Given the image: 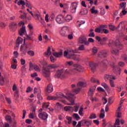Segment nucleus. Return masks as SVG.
I'll list each match as a JSON object with an SVG mask.
<instances>
[{"label":"nucleus","mask_w":127,"mask_h":127,"mask_svg":"<svg viewBox=\"0 0 127 127\" xmlns=\"http://www.w3.org/2000/svg\"><path fill=\"white\" fill-rule=\"evenodd\" d=\"M56 66L54 64H50L47 67H43V75L45 78H48L50 76V72L55 70Z\"/></svg>","instance_id":"nucleus-1"},{"label":"nucleus","mask_w":127,"mask_h":127,"mask_svg":"<svg viewBox=\"0 0 127 127\" xmlns=\"http://www.w3.org/2000/svg\"><path fill=\"white\" fill-rule=\"evenodd\" d=\"M75 94L71 93H66V97H65L69 102V103H68L67 101L65 100H63L62 102L65 105H68L69 106H73L75 105Z\"/></svg>","instance_id":"nucleus-2"},{"label":"nucleus","mask_w":127,"mask_h":127,"mask_svg":"<svg viewBox=\"0 0 127 127\" xmlns=\"http://www.w3.org/2000/svg\"><path fill=\"white\" fill-rule=\"evenodd\" d=\"M29 46L28 44L25 43V41H24V44L21 46L20 48V52L21 56H24L27 53V50Z\"/></svg>","instance_id":"nucleus-3"},{"label":"nucleus","mask_w":127,"mask_h":127,"mask_svg":"<svg viewBox=\"0 0 127 127\" xmlns=\"http://www.w3.org/2000/svg\"><path fill=\"white\" fill-rule=\"evenodd\" d=\"M67 70L65 72L63 71V70H58L55 73V78H60L61 79H64L67 77Z\"/></svg>","instance_id":"nucleus-4"},{"label":"nucleus","mask_w":127,"mask_h":127,"mask_svg":"<svg viewBox=\"0 0 127 127\" xmlns=\"http://www.w3.org/2000/svg\"><path fill=\"white\" fill-rule=\"evenodd\" d=\"M116 77L113 75H110L108 74H105L104 75V79L105 81H108L109 80L110 81V85L112 88H115L116 87V85H115V82L113 81V80H115Z\"/></svg>","instance_id":"nucleus-5"},{"label":"nucleus","mask_w":127,"mask_h":127,"mask_svg":"<svg viewBox=\"0 0 127 127\" xmlns=\"http://www.w3.org/2000/svg\"><path fill=\"white\" fill-rule=\"evenodd\" d=\"M64 110L65 112H71V113L75 112L77 113L79 110V106H75L74 107L71 106H65L64 108Z\"/></svg>","instance_id":"nucleus-6"},{"label":"nucleus","mask_w":127,"mask_h":127,"mask_svg":"<svg viewBox=\"0 0 127 127\" xmlns=\"http://www.w3.org/2000/svg\"><path fill=\"white\" fill-rule=\"evenodd\" d=\"M77 87L72 91V93L75 94V95H77V94H78L79 92H80L81 88L79 87H85V86H86V84H85V83L80 81L77 83Z\"/></svg>","instance_id":"nucleus-7"},{"label":"nucleus","mask_w":127,"mask_h":127,"mask_svg":"<svg viewBox=\"0 0 127 127\" xmlns=\"http://www.w3.org/2000/svg\"><path fill=\"white\" fill-rule=\"evenodd\" d=\"M76 51L74 50H68V51H64V57H66L67 59H71V55L72 53H76Z\"/></svg>","instance_id":"nucleus-8"},{"label":"nucleus","mask_w":127,"mask_h":127,"mask_svg":"<svg viewBox=\"0 0 127 127\" xmlns=\"http://www.w3.org/2000/svg\"><path fill=\"white\" fill-rule=\"evenodd\" d=\"M56 21L59 24H63L65 22V18H64V15H59L56 18Z\"/></svg>","instance_id":"nucleus-9"},{"label":"nucleus","mask_w":127,"mask_h":127,"mask_svg":"<svg viewBox=\"0 0 127 127\" xmlns=\"http://www.w3.org/2000/svg\"><path fill=\"white\" fill-rule=\"evenodd\" d=\"M38 117L41 120L46 121L48 119V114L46 112H42L38 114Z\"/></svg>","instance_id":"nucleus-10"},{"label":"nucleus","mask_w":127,"mask_h":127,"mask_svg":"<svg viewBox=\"0 0 127 127\" xmlns=\"http://www.w3.org/2000/svg\"><path fill=\"white\" fill-rule=\"evenodd\" d=\"M79 42L81 44H85V45H89V42L87 41V38L85 36H81L80 37Z\"/></svg>","instance_id":"nucleus-11"},{"label":"nucleus","mask_w":127,"mask_h":127,"mask_svg":"<svg viewBox=\"0 0 127 127\" xmlns=\"http://www.w3.org/2000/svg\"><path fill=\"white\" fill-rule=\"evenodd\" d=\"M78 6V2H73L71 3L70 6V12L71 13H75L76 12V9Z\"/></svg>","instance_id":"nucleus-12"},{"label":"nucleus","mask_w":127,"mask_h":127,"mask_svg":"<svg viewBox=\"0 0 127 127\" xmlns=\"http://www.w3.org/2000/svg\"><path fill=\"white\" fill-rule=\"evenodd\" d=\"M98 57H99V58H106L108 57V52L105 50L101 51L98 54Z\"/></svg>","instance_id":"nucleus-13"},{"label":"nucleus","mask_w":127,"mask_h":127,"mask_svg":"<svg viewBox=\"0 0 127 127\" xmlns=\"http://www.w3.org/2000/svg\"><path fill=\"white\" fill-rule=\"evenodd\" d=\"M69 31V28L67 27H63L60 31V34L62 36H67L66 32Z\"/></svg>","instance_id":"nucleus-14"},{"label":"nucleus","mask_w":127,"mask_h":127,"mask_svg":"<svg viewBox=\"0 0 127 127\" xmlns=\"http://www.w3.org/2000/svg\"><path fill=\"white\" fill-rule=\"evenodd\" d=\"M75 53H71L70 59H72V60H74V61H77V62H79L80 60V55H75Z\"/></svg>","instance_id":"nucleus-15"},{"label":"nucleus","mask_w":127,"mask_h":127,"mask_svg":"<svg viewBox=\"0 0 127 127\" xmlns=\"http://www.w3.org/2000/svg\"><path fill=\"white\" fill-rule=\"evenodd\" d=\"M32 68L35 69V71H37V72H39L40 71V68H39V67L37 65H33V64H30V68H29V71L32 70Z\"/></svg>","instance_id":"nucleus-16"},{"label":"nucleus","mask_w":127,"mask_h":127,"mask_svg":"<svg viewBox=\"0 0 127 127\" xmlns=\"http://www.w3.org/2000/svg\"><path fill=\"white\" fill-rule=\"evenodd\" d=\"M26 34V30L25 27H22L19 31V35L20 36H23V35Z\"/></svg>","instance_id":"nucleus-17"},{"label":"nucleus","mask_w":127,"mask_h":127,"mask_svg":"<svg viewBox=\"0 0 127 127\" xmlns=\"http://www.w3.org/2000/svg\"><path fill=\"white\" fill-rule=\"evenodd\" d=\"M9 28H11L12 30H15L17 28V23L15 22H13L10 23Z\"/></svg>","instance_id":"nucleus-18"},{"label":"nucleus","mask_w":127,"mask_h":127,"mask_svg":"<svg viewBox=\"0 0 127 127\" xmlns=\"http://www.w3.org/2000/svg\"><path fill=\"white\" fill-rule=\"evenodd\" d=\"M115 45L117 46V47H118L120 50L123 49L124 48V45L122 44L121 43V42L119 40H116L115 41Z\"/></svg>","instance_id":"nucleus-19"},{"label":"nucleus","mask_w":127,"mask_h":127,"mask_svg":"<svg viewBox=\"0 0 127 127\" xmlns=\"http://www.w3.org/2000/svg\"><path fill=\"white\" fill-rule=\"evenodd\" d=\"M23 42V39L22 38H21L20 37H18L16 40V47L17 48L19 47V45L22 44Z\"/></svg>","instance_id":"nucleus-20"},{"label":"nucleus","mask_w":127,"mask_h":127,"mask_svg":"<svg viewBox=\"0 0 127 127\" xmlns=\"http://www.w3.org/2000/svg\"><path fill=\"white\" fill-rule=\"evenodd\" d=\"M46 92L47 93H52L53 92V85L52 84H50L47 86Z\"/></svg>","instance_id":"nucleus-21"},{"label":"nucleus","mask_w":127,"mask_h":127,"mask_svg":"<svg viewBox=\"0 0 127 127\" xmlns=\"http://www.w3.org/2000/svg\"><path fill=\"white\" fill-rule=\"evenodd\" d=\"M75 68L72 70V72L73 73H77L78 71H80V67L81 66L78 64H76L74 65Z\"/></svg>","instance_id":"nucleus-22"},{"label":"nucleus","mask_w":127,"mask_h":127,"mask_svg":"<svg viewBox=\"0 0 127 127\" xmlns=\"http://www.w3.org/2000/svg\"><path fill=\"white\" fill-rule=\"evenodd\" d=\"M73 19V17L71 15H67L64 18V21H66L67 22H70L71 20Z\"/></svg>","instance_id":"nucleus-23"},{"label":"nucleus","mask_w":127,"mask_h":127,"mask_svg":"<svg viewBox=\"0 0 127 127\" xmlns=\"http://www.w3.org/2000/svg\"><path fill=\"white\" fill-rule=\"evenodd\" d=\"M53 55L56 57V58H59V57H61L62 55H63V53L62 52H54L53 53Z\"/></svg>","instance_id":"nucleus-24"},{"label":"nucleus","mask_w":127,"mask_h":127,"mask_svg":"<svg viewBox=\"0 0 127 127\" xmlns=\"http://www.w3.org/2000/svg\"><path fill=\"white\" fill-rule=\"evenodd\" d=\"M89 66L91 68V70L93 72H94L96 70V67H97V64L94 63H89Z\"/></svg>","instance_id":"nucleus-25"},{"label":"nucleus","mask_w":127,"mask_h":127,"mask_svg":"<svg viewBox=\"0 0 127 127\" xmlns=\"http://www.w3.org/2000/svg\"><path fill=\"white\" fill-rule=\"evenodd\" d=\"M56 97L57 98V100L60 98L61 99H63V98H66L67 96H64V94H63L61 92H58L56 93Z\"/></svg>","instance_id":"nucleus-26"},{"label":"nucleus","mask_w":127,"mask_h":127,"mask_svg":"<svg viewBox=\"0 0 127 127\" xmlns=\"http://www.w3.org/2000/svg\"><path fill=\"white\" fill-rule=\"evenodd\" d=\"M90 11L92 14H98V13H99V11L98 10H96L95 6H93L90 9Z\"/></svg>","instance_id":"nucleus-27"},{"label":"nucleus","mask_w":127,"mask_h":127,"mask_svg":"<svg viewBox=\"0 0 127 127\" xmlns=\"http://www.w3.org/2000/svg\"><path fill=\"white\" fill-rule=\"evenodd\" d=\"M111 53L113 54V55H119L120 52L118 49L113 48L111 50Z\"/></svg>","instance_id":"nucleus-28"},{"label":"nucleus","mask_w":127,"mask_h":127,"mask_svg":"<svg viewBox=\"0 0 127 127\" xmlns=\"http://www.w3.org/2000/svg\"><path fill=\"white\" fill-rule=\"evenodd\" d=\"M127 6V3L125 2H123L120 4L119 9H126V7Z\"/></svg>","instance_id":"nucleus-29"},{"label":"nucleus","mask_w":127,"mask_h":127,"mask_svg":"<svg viewBox=\"0 0 127 127\" xmlns=\"http://www.w3.org/2000/svg\"><path fill=\"white\" fill-rule=\"evenodd\" d=\"M95 89H96V87H94V88H90L89 92H88V95L89 96H90V97H92L93 95H94V92H95Z\"/></svg>","instance_id":"nucleus-30"},{"label":"nucleus","mask_w":127,"mask_h":127,"mask_svg":"<svg viewBox=\"0 0 127 127\" xmlns=\"http://www.w3.org/2000/svg\"><path fill=\"white\" fill-rule=\"evenodd\" d=\"M80 14L81 15H86V14H88V10L86 9H82L80 11Z\"/></svg>","instance_id":"nucleus-31"},{"label":"nucleus","mask_w":127,"mask_h":127,"mask_svg":"<svg viewBox=\"0 0 127 127\" xmlns=\"http://www.w3.org/2000/svg\"><path fill=\"white\" fill-rule=\"evenodd\" d=\"M100 119H104L105 118V110L104 109H102L101 111V114L99 115Z\"/></svg>","instance_id":"nucleus-32"},{"label":"nucleus","mask_w":127,"mask_h":127,"mask_svg":"<svg viewBox=\"0 0 127 127\" xmlns=\"http://www.w3.org/2000/svg\"><path fill=\"white\" fill-rule=\"evenodd\" d=\"M119 37L120 38H123V39H126V40H127V37L125 36V34L123 32H120L119 33Z\"/></svg>","instance_id":"nucleus-33"},{"label":"nucleus","mask_w":127,"mask_h":127,"mask_svg":"<svg viewBox=\"0 0 127 127\" xmlns=\"http://www.w3.org/2000/svg\"><path fill=\"white\" fill-rule=\"evenodd\" d=\"M47 100H49V101H51V100L52 101H55L57 100V97H56V96H48L47 97Z\"/></svg>","instance_id":"nucleus-34"},{"label":"nucleus","mask_w":127,"mask_h":127,"mask_svg":"<svg viewBox=\"0 0 127 127\" xmlns=\"http://www.w3.org/2000/svg\"><path fill=\"white\" fill-rule=\"evenodd\" d=\"M84 123L87 127H90L92 125V121L83 120Z\"/></svg>","instance_id":"nucleus-35"},{"label":"nucleus","mask_w":127,"mask_h":127,"mask_svg":"<svg viewBox=\"0 0 127 127\" xmlns=\"http://www.w3.org/2000/svg\"><path fill=\"white\" fill-rule=\"evenodd\" d=\"M45 54L47 56H50V55L52 54V52H51V48H50V47H48L47 53H46Z\"/></svg>","instance_id":"nucleus-36"},{"label":"nucleus","mask_w":127,"mask_h":127,"mask_svg":"<svg viewBox=\"0 0 127 127\" xmlns=\"http://www.w3.org/2000/svg\"><path fill=\"white\" fill-rule=\"evenodd\" d=\"M27 52V54L29 55V56H31V57H33L35 55L34 51L32 50L28 51Z\"/></svg>","instance_id":"nucleus-37"},{"label":"nucleus","mask_w":127,"mask_h":127,"mask_svg":"<svg viewBox=\"0 0 127 127\" xmlns=\"http://www.w3.org/2000/svg\"><path fill=\"white\" fill-rule=\"evenodd\" d=\"M89 120H94L95 119H97V116H96V114L92 113L89 117Z\"/></svg>","instance_id":"nucleus-38"},{"label":"nucleus","mask_w":127,"mask_h":127,"mask_svg":"<svg viewBox=\"0 0 127 127\" xmlns=\"http://www.w3.org/2000/svg\"><path fill=\"white\" fill-rule=\"evenodd\" d=\"M109 29H110V30H111L112 31H115V30L116 29H118V28L116 27V26L115 25H109Z\"/></svg>","instance_id":"nucleus-39"},{"label":"nucleus","mask_w":127,"mask_h":127,"mask_svg":"<svg viewBox=\"0 0 127 127\" xmlns=\"http://www.w3.org/2000/svg\"><path fill=\"white\" fill-rule=\"evenodd\" d=\"M18 5H22L23 7L25 5V2L23 1V0H21L20 1L17 2Z\"/></svg>","instance_id":"nucleus-40"},{"label":"nucleus","mask_w":127,"mask_h":127,"mask_svg":"<svg viewBox=\"0 0 127 127\" xmlns=\"http://www.w3.org/2000/svg\"><path fill=\"white\" fill-rule=\"evenodd\" d=\"M5 120L8 121L9 123H11L12 122V120L11 119V117L9 115L6 116Z\"/></svg>","instance_id":"nucleus-41"},{"label":"nucleus","mask_w":127,"mask_h":127,"mask_svg":"<svg viewBox=\"0 0 127 127\" xmlns=\"http://www.w3.org/2000/svg\"><path fill=\"white\" fill-rule=\"evenodd\" d=\"M98 52V49L95 47H93L92 49V55H96V54Z\"/></svg>","instance_id":"nucleus-42"},{"label":"nucleus","mask_w":127,"mask_h":127,"mask_svg":"<svg viewBox=\"0 0 127 127\" xmlns=\"http://www.w3.org/2000/svg\"><path fill=\"white\" fill-rule=\"evenodd\" d=\"M84 23H85V21H77V22L76 23V25L78 27H80V26H81V25H82V24H84Z\"/></svg>","instance_id":"nucleus-43"},{"label":"nucleus","mask_w":127,"mask_h":127,"mask_svg":"<svg viewBox=\"0 0 127 127\" xmlns=\"http://www.w3.org/2000/svg\"><path fill=\"white\" fill-rule=\"evenodd\" d=\"M73 117L74 118V119H76L77 121H79V120H80L81 118H80V117L77 114L74 113L73 114Z\"/></svg>","instance_id":"nucleus-44"},{"label":"nucleus","mask_w":127,"mask_h":127,"mask_svg":"<svg viewBox=\"0 0 127 127\" xmlns=\"http://www.w3.org/2000/svg\"><path fill=\"white\" fill-rule=\"evenodd\" d=\"M108 63V61L107 60H105L103 62H102V64L104 65V70H107V63Z\"/></svg>","instance_id":"nucleus-45"},{"label":"nucleus","mask_w":127,"mask_h":127,"mask_svg":"<svg viewBox=\"0 0 127 127\" xmlns=\"http://www.w3.org/2000/svg\"><path fill=\"white\" fill-rule=\"evenodd\" d=\"M65 119L68 121V124L70 125L72 123V118L69 116H66Z\"/></svg>","instance_id":"nucleus-46"},{"label":"nucleus","mask_w":127,"mask_h":127,"mask_svg":"<svg viewBox=\"0 0 127 127\" xmlns=\"http://www.w3.org/2000/svg\"><path fill=\"white\" fill-rule=\"evenodd\" d=\"M74 64L73 61L66 62L65 63V66H72Z\"/></svg>","instance_id":"nucleus-47"},{"label":"nucleus","mask_w":127,"mask_h":127,"mask_svg":"<svg viewBox=\"0 0 127 127\" xmlns=\"http://www.w3.org/2000/svg\"><path fill=\"white\" fill-rule=\"evenodd\" d=\"M91 81L92 82V83H97V84H100V82L99 81V80L96 79L94 78H91Z\"/></svg>","instance_id":"nucleus-48"},{"label":"nucleus","mask_w":127,"mask_h":127,"mask_svg":"<svg viewBox=\"0 0 127 127\" xmlns=\"http://www.w3.org/2000/svg\"><path fill=\"white\" fill-rule=\"evenodd\" d=\"M83 110L84 108H83V107H81L78 112L79 115H80L81 117H83V116H84V114H83Z\"/></svg>","instance_id":"nucleus-49"},{"label":"nucleus","mask_w":127,"mask_h":127,"mask_svg":"<svg viewBox=\"0 0 127 127\" xmlns=\"http://www.w3.org/2000/svg\"><path fill=\"white\" fill-rule=\"evenodd\" d=\"M36 117V115L34 113H30L29 115V119H34Z\"/></svg>","instance_id":"nucleus-50"},{"label":"nucleus","mask_w":127,"mask_h":127,"mask_svg":"<svg viewBox=\"0 0 127 127\" xmlns=\"http://www.w3.org/2000/svg\"><path fill=\"white\" fill-rule=\"evenodd\" d=\"M102 86L104 88V89H106V90H108V89H109V86H108V84L104 82L102 83Z\"/></svg>","instance_id":"nucleus-51"},{"label":"nucleus","mask_w":127,"mask_h":127,"mask_svg":"<svg viewBox=\"0 0 127 127\" xmlns=\"http://www.w3.org/2000/svg\"><path fill=\"white\" fill-rule=\"evenodd\" d=\"M25 5L27 6V7H28L30 8V9H32V6H31V4H30V3L27 2L25 4Z\"/></svg>","instance_id":"nucleus-52"},{"label":"nucleus","mask_w":127,"mask_h":127,"mask_svg":"<svg viewBox=\"0 0 127 127\" xmlns=\"http://www.w3.org/2000/svg\"><path fill=\"white\" fill-rule=\"evenodd\" d=\"M0 85H3L4 84V78L2 76L0 78Z\"/></svg>","instance_id":"nucleus-53"},{"label":"nucleus","mask_w":127,"mask_h":127,"mask_svg":"<svg viewBox=\"0 0 127 127\" xmlns=\"http://www.w3.org/2000/svg\"><path fill=\"white\" fill-rule=\"evenodd\" d=\"M50 59L51 61V62H52V63H54L55 62V61H56V59L54 58V57L51 56L50 57Z\"/></svg>","instance_id":"nucleus-54"},{"label":"nucleus","mask_w":127,"mask_h":127,"mask_svg":"<svg viewBox=\"0 0 127 127\" xmlns=\"http://www.w3.org/2000/svg\"><path fill=\"white\" fill-rule=\"evenodd\" d=\"M35 19L36 20H39L40 19H41V18H42V17H41V16H40V15L37 14L35 15Z\"/></svg>","instance_id":"nucleus-55"},{"label":"nucleus","mask_w":127,"mask_h":127,"mask_svg":"<svg viewBox=\"0 0 127 127\" xmlns=\"http://www.w3.org/2000/svg\"><path fill=\"white\" fill-rule=\"evenodd\" d=\"M78 50L83 51L85 50V47L84 45H82L78 47Z\"/></svg>","instance_id":"nucleus-56"},{"label":"nucleus","mask_w":127,"mask_h":127,"mask_svg":"<svg viewBox=\"0 0 127 127\" xmlns=\"http://www.w3.org/2000/svg\"><path fill=\"white\" fill-rule=\"evenodd\" d=\"M18 93H19L18 90H15V92H14V96L16 97L17 98L19 97Z\"/></svg>","instance_id":"nucleus-57"},{"label":"nucleus","mask_w":127,"mask_h":127,"mask_svg":"<svg viewBox=\"0 0 127 127\" xmlns=\"http://www.w3.org/2000/svg\"><path fill=\"white\" fill-rule=\"evenodd\" d=\"M102 31H103L104 33L105 34H108L109 32V30L104 28H102Z\"/></svg>","instance_id":"nucleus-58"},{"label":"nucleus","mask_w":127,"mask_h":127,"mask_svg":"<svg viewBox=\"0 0 127 127\" xmlns=\"http://www.w3.org/2000/svg\"><path fill=\"white\" fill-rule=\"evenodd\" d=\"M102 30V28H96L95 29V32H97V33H100V32H101Z\"/></svg>","instance_id":"nucleus-59"},{"label":"nucleus","mask_w":127,"mask_h":127,"mask_svg":"<svg viewBox=\"0 0 127 127\" xmlns=\"http://www.w3.org/2000/svg\"><path fill=\"white\" fill-rule=\"evenodd\" d=\"M32 91V88L30 87V86H29L27 88L26 90V93H29L30 92H31Z\"/></svg>","instance_id":"nucleus-60"},{"label":"nucleus","mask_w":127,"mask_h":127,"mask_svg":"<svg viewBox=\"0 0 127 127\" xmlns=\"http://www.w3.org/2000/svg\"><path fill=\"white\" fill-rule=\"evenodd\" d=\"M97 90L100 92H105V89H104V88L101 87H98L97 88Z\"/></svg>","instance_id":"nucleus-61"},{"label":"nucleus","mask_w":127,"mask_h":127,"mask_svg":"<svg viewBox=\"0 0 127 127\" xmlns=\"http://www.w3.org/2000/svg\"><path fill=\"white\" fill-rule=\"evenodd\" d=\"M57 106L58 108H60V109H62V108H63V106H62V104H60L59 102L57 103Z\"/></svg>","instance_id":"nucleus-62"},{"label":"nucleus","mask_w":127,"mask_h":127,"mask_svg":"<svg viewBox=\"0 0 127 127\" xmlns=\"http://www.w3.org/2000/svg\"><path fill=\"white\" fill-rule=\"evenodd\" d=\"M26 115V110H23V117L22 119H25V116Z\"/></svg>","instance_id":"nucleus-63"},{"label":"nucleus","mask_w":127,"mask_h":127,"mask_svg":"<svg viewBox=\"0 0 127 127\" xmlns=\"http://www.w3.org/2000/svg\"><path fill=\"white\" fill-rule=\"evenodd\" d=\"M20 62H21V64L22 65H24V64H25V60H24L23 59H21L20 60Z\"/></svg>","instance_id":"nucleus-64"}]
</instances>
